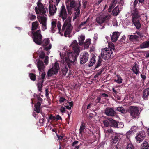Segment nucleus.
<instances>
[{
	"mask_svg": "<svg viewBox=\"0 0 149 149\" xmlns=\"http://www.w3.org/2000/svg\"><path fill=\"white\" fill-rule=\"evenodd\" d=\"M51 32L54 33L57 29L58 32L61 34H63V32L64 36L66 37H69L71 33L73 27L71 24V20L68 19L66 21H65L61 29V22L59 21H57V19H54L51 20Z\"/></svg>",
	"mask_w": 149,
	"mask_h": 149,
	"instance_id": "obj_1",
	"label": "nucleus"
},
{
	"mask_svg": "<svg viewBox=\"0 0 149 149\" xmlns=\"http://www.w3.org/2000/svg\"><path fill=\"white\" fill-rule=\"evenodd\" d=\"M60 55L62 59L61 61L66 63L69 67L75 61L78 56L72 52H67L66 54L65 53L62 54L60 53Z\"/></svg>",
	"mask_w": 149,
	"mask_h": 149,
	"instance_id": "obj_2",
	"label": "nucleus"
},
{
	"mask_svg": "<svg viewBox=\"0 0 149 149\" xmlns=\"http://www.w3.org/2000/svg\"><path fill=\"white\" fill-rule=\"evenodd\" d=\"M111 18V15L107 13H101L96 17L95 24L96 25H101L109 21Z\"/></svg>",
	"mask_w": 149,
	"mask_h": 149,
	"instance_id": "obj_3",
	"label": "nucleus"
},
{
	"mask_svg": "<svg viewBox=\"0 0 149 149\" xmlns=\"http://www.w3.org/2000/svg\"><path fill=\"white\" fill-rule=\"evenodd\" d=\"M132 21L133 24L137 29H139L141 27V25L140 21L138 19L139 15L137 10L135 9L132 13Z\"/></svg>",
	"mask_w": 149,
	"mask_h": 149,
	"instance_id": "obj_4",
	"label": "nucleus"
},
{
	"mask_svg": "<svg viewBox=\"0 0 149 149\" xmlns=\"http://www.w3.org/2000/svg\"><path fill=\"white\" fill-rule=\"evenodd\" d=\"M32 33L33 35L32 38L34 42L38 45H41L42 38L41 31L38 30L35 32L32 31Z\"/></svg>",
	"mask_w": 149,
	"mask_h": 149,
	"instance_id": "obj_5",
	"label": "nucleus"
},
{
	"mask_svg": "<svg viewBox=\"0 0 149 149\" xmlns=\"http://www.w3.org/2000/svg\"><path fill=\"white\" fill-rule=\"evenodd\" d=\"M134 34L129 35L128 36L129 40L134 43L139 41L140 39H141L144 36L143 33L139 31H136Z\"/></svg>",
	"mask_w": 149,
	"mask_h": 149,
	"instance_id": "obj_6",
	"label": "nucleus"
},
{
	"mask_svg": "<svg viewBox=\"0 0 149 149\" xmlns=\"http://www.w3.org/2000/svg\"><path fill=\"white\" fill-rule=\"evenodd\" d=\"M42 0H38L37 3V7L35 8V11L37 14H40L41 15L45 14L46 13L44 6L41 3Z\"/></svg>",
	"mask_w": 149,
	"mask_h": 149,
	"instance_id": "obj_7",
	"label": "nucleus"
},
{
	"mask_svg": "<svg viewBox=\"0 0 149 149\" xmlns=\"http://www.w3.org/2000/svg\"><path fill=\"white\" fill-rule=\"evenodd\" d=\"M112 53V51L111 49L105 48L102 49L101 53L100 55L103 59L108 60L111 57Z\"/></svg>",
	"mask_w": 149,
	"mask_h": 149,
	"instance_id": "obj_8",
	"label": "nucleus"
},
{
	"mask_svg": "<svg viewBox=\"0 0 149 149\" xmlns=\"http://www.w3.org/2000/svg\"><path fill=\"white\" fill-rule=\"evenodd\" d=\"M58 17L61 19H62L63 22H64L65 21H66L68 19H69L71 20V17L68 16L66 10L64 6H62L61 8L60 11L59 13Z\"/></svg>",
	"mask_w": 149,
	"mask_h": 149,
	"instance_id": "obj_9",
	"label": "nucleus"
},
{
	"mask_svg": "<svg viewBox=\"0 0 149 149\" xmlns=\"http://www.w3.org/2000/svg\"><path fill=\"white\" fill-rule=\"evenodd\" d=\"M37 18L40 23L42 24V30L44 31L47 29V16L44 14L38 16Z\"/></svg>",
	"mask_w": 149,
	"mask_h": 149,
	"instance_id": "obj_10",
	"label": "nucleus"
},
{
	"mask_svg": "<svg viewBox=\"0 0 149 149\" xmlns=\"http://www.w3.org/2000/svg\"><path fill=\"white\" fill-rule=\"evenodd\" d=\"M59 69V64L56 62L52 66L47 72L48 76H51L54 74H55L58 73V70Z\"/></svg>",
	"mask_w": 149,
	"mask_h": 149,
	"instance_id": "obj_11",
	"label": "nucleus"
},
{
	"mask_svg": "<svg viewBox=\"0 0 149 149\" xmlns=\"http://www.w3.org/2000/svg\"><path fill=\"white\" fill-rule=\"evenodd\" d=\"M53 0H49V12L50 15L53 16L56 13L57 8L54 4Z\"/></svg>",
	"mask_w": 149,
	"mask_h": 149,
	"instance_id": "obj_12",
	"label": "nucleus"
},
{
	"mask_svg": "<svg viewBox=\"0 0 149 149\" xmlns=\"http://www.w3.org/2000/svg\"><path fill=\"white\" fill-rule=\"evenodd\" d=\"M130 115L132 118L139 117L140 114L139 110L138 108L134 107H131L130 109Z\"/></svg>",
	"mask_w": 149,
	"mask_h": 149,
	"instance_id": "obj_13",
	"label": "nucleus"
},
{
	"mask_svg": "<svg viewBox=\"0 0 149 149\" xmlns=\"http://www.w3.org/2000/svg\"><path fill=\"white\" fill-rule=\"evenodd\" d=\"M42 72V73L40 75L41 78L39 79L37 84L38 89L40 92H42V86L44 79H45L46 74L45 72L44 71Z\"/></svg>",
	"mask_w": 149,
	"mask_h": 149,
	"instance_id": "obj_14",
	"label": "nucleus"
},
{
	"mask_svg": "<svg viewBox=\"0 0 149 149\" xmlns=\"http://www.w3.org/2000/svg\"><path fill=\"white\" fill-rule=\"evenodd\" d=\"M70 46L74 52V53L77 56H78L80 50L77 41L76 40H73Z\"/></svg>",
	"mask_w": 149,
	"mask_h": 149,
	"instance_id": "obj_15",
	"label": "nucleus"
},
{
	"mask_svg": "<svg viewBox=\"0 0 149 149\" xmlns=\"http://www.w3.org/2000/svg\"><path fill=\"white\" fill-rule=\"evenodd\" d=\"M38 101L34 105V111L37 113H39L42 111V107L41 106V103L42 99L40 97H38Z\"/></svg>",
	"mask_w": 149,
	"mask_h": 149,
	"instance_id": "obj_16",
	"label": "nucleus"
},
{
	"mask_svg": "<svg viewBox=\"0 0 149 149\" xmlns=\"http://www.w3.org/2000/svg\"><path fill=\"white\" fill-rule=\"evenodd\" d=\"M80 63L84 64L87 61L89 58V54L86 52L82 53L80 55Z\"/></svg>",
	"mask_w": 149,
	"mask_h": 149,
	"instance_id": "obj_17",
	"label": "nucleus"
},
{
	"mask_svg": "<svg viewBox=\"0 0 149 149\" xmlns=\"http://www.w3.org/2000/svg\"><path fill=\"white\" fill-rule=\"evenodd\" d=\"M50 40L48 38H45L42 41L41 45L43 46H45L44 49L45 50L47 51L51 49V44L49 43Z\"/></svg>",
	"mask_w": 149,
	"mask_h": 149,
	"instance_id": "obj_18",
	"label": "nucleus"
},
{
	"mask_svg": "<svg viewBox=\"0 0 149 149\" xmlns=\"http://www.w3.org/2000/svg\"><path fill=\"white\" fill-rule=\"evenodd\" d=\"M123 135L120 134H117L114 135L112 137L111 142L114 144L117 143L123 137Z\"/></svg>",
	"mask_w": 149,
	"mask_h": 149,
	"instance_id": "obj_19",
	"label": "nucleus"
},
{
	"mask_svg": "<svg viewBox=\"0 0 149 149\" xmlns=\"http://www.w3.org/2000/svg\"><path fill=\"white\" fill-rule=\"evenodd\" d=\"M105 113L107 116H113L115 115L116 112L113 108H107L105 111Z\"/></svg>",
	"mask_w": 149,
	"mask_h": 149,
	"instance_id": "obj_20",
	"label": "nucleus"
},
{
	"mask_svg": "<svg viewBox=\"0 0 149 149\" xmlns=\"http://www.w3.org/2000/svg\"><path fill=\"white\" fill-rule=\"evenodd\" d=\"M131 70L133 71V73L136 75L138 74L140 72L139 65V64L135 62L132 67Z\"/></svg>",
	"mask_w": 149,
	"mask_h": 149,
	"instance_id": "obj_21",
	"label": "nucleus"
},
{
	"mask_svg": "<svg viewBox=\"0 0 149 149\" xmlns=\"http://www.w3.org/2000/svg\"><path fill=\"white\" fill-rule=\"evenodd\" d=\"M39 57L41 59L44 58V63L46 65H47L49 63V57L45 56V53L42 51H41L39 54Z\"/></svg>",
	"mask_w": 149,
	"mask_h": 149,
	"instance_id": "obj_22",
	"label": "nucleus"
},
{
	"mask_svg": "<svg viewBox=\"0 0 149 149\" xmlns=\"http://www.w3.org/2000/svg\"><path fill=\"white\" fill-rule=\"evenodd\" d=\"M145 136V134L144 131L140 132L136 137L137 141L140 143L144 139Z\"/></svg>",
	"mask_w": 149,
	"mask_h": 149,
	"instance_id": "obj_23",
	"label": "nucleus"
},
{
	"mask_svg": "<svg viewBox=\"0 0 149 149\" xmlns=\"http://www.w3.org/2000/svg\"><path fill=\"white\" fill-rule=\"evenodd\" d=\"M37 67L40 72H44L45 66L42 61L40 60L38 61L37 62Z\"/></svg>",
	"mask_w": 149,
	"mask_h": 149,
	"instance_id": "obj_24",
	"label": "nucleus"
},
{
	"mask_svg": "<svg viewBox=\"0 0 149 149\" xmlns=\"http://www.w3.org/2000/svg\"><path fill=\"white\" fill-rule=\"evenodd\" d=\"M122 9V7L121 6H118L116 7L112 11L113 15L114 16H117L119 13Z\"/></svg>",
	"mask_w": 149,
	"mask_h": 149,
	"instance_id": "obj_25",
	"label": "nucleus"
},
{
	"mask_svg": "<svg viewBox=\"0 0 149 149\" xmlns=\"http://www.w3.org/2000/svg\"><path fill=\"white\" fill-rule=\"evenodd\" d=\"M119 35L120 34L118 32H114L111 37L112 41L114 42H115L117 41Z\"/></svg>",
	"mask_w": 149,
	"mask_h": 149,
	"instance_id": "obj_26",
	"label": "nucleus"
},
{
	"mask_svg": "<svg viewBox=\"0 0 149 149\" xmlns=\"http://www.w3.org/2000/svg\"><path fill=\"white\" fill-rule=\"evenodd\" d=\"M149 96V88L144 89L143 93V97L144 99L147 100Z\"/></svg>",
	"mask_w": 149,
	"mask_h": 149,
	"instance_id": "obj_27",
	"label": "nucleus"
},
{
	"mask_svg": "<svg viewBox=\"0 0 149 149\" xmlns=\"http://www.w3.org/2000/svg\"><path fill=\"white\" fill-rule=\"evenodd\" d=\"M79 44L80 46H82L84 44L85 39V36L84 35H80L78 38Z\"/></svg>",
	"mask_w": 149,
	"mask_h": 149,
	"instance_id": "obj_28",
	"label": "nucleus"
},
{
	"mask_svg": "<svg viewBox=\"0 0 149 149\" xmlns=\"http://www.w3.org/2000/svg\"><path fill=\"white\" fill-rule=\"evenodd\" d=\"M109 121L110 125L111 126L117 128V127L118 123L116 121L111 118H109Z\"/></svg>",
	"mask_w": 149,
	"mask_h": 149,
	"instance_id": "obj_29",
	"label": "nucleus"
},
{
	"mask_svg": "<svg viewBox=\"0 0 149 149\" xmlns=\"http://www.w3.org/2000/svg\"><path fill=\"white\" fill-rule=\"evenodd\" d=\"M74 16L73 18V20L74 21L77 18L79 17L80 14V10L79 7L75 8Z\"/></svg>",
	"mask_w": 149,
	"mask_h": 149,
	"instance_id": "obj_30",
	"label": "nucleus"
},
{
	"mask_svg": "<svg viewBox=\"0 0 149 149\" xmlns=\"http://www.w3.org/2000/svg\"><path fill=\"white\" fill-rule=\"evenodd\" d=\"M39 24L38 22L35 21L33 22L32 24V30H34L38 29L39 28Z\"/></svg>",
	"mask_w": 149,
	"mask_h": 149,
	"instance_id": "obj_31",
	"label": "nucleus"
},
{
	"mask_svg": "<svg viewBox=\"0 0 149 149\" xmlns=\"http://www.w3.org/2000/svg\"><path fill=\"white\" fill-rule=\"evenodd\" d=\"M91 40L90 39H86L84 44V48L88 49L89 47V45L91 44Z\"/></svg>",
	"mask_w": 149,
	"mask_h": 149,
	"instance_id": "obj_32",
	"label": "nucleus"
},
{
	"mask_svg": "<svg viewBox=\"0 0 149 149\" xmlns=\"http://www.w3.org/2000/svg\"><path fill=\"white\" fill-rule=\"evenodd\" d=\"M149 46V41H146L142 43L140 45L141 48H146Z\"/></svg>",
	"mask_w": 149,
	"mask_h": 149,
	"instance_id": "obj_33",
	"label": "nucleus"
},
{
	"mask_svg": "<svg viewBox=\"0 0 149 149\" xmlns=\"http://www.w3.org/2000/svg\"><path fill=\"white\" fill-rule=\"evenodd\" d=\"M89 19V18H88L86 21L81 22L79 25L78 28H79V29L81 28L83 29V28H82V27H84V26H86Z\"/></svg>",
	"mask_w": 149,
	"mask_h": 149,
	"instance_id": "obj_34",
	"label": "nucleus"
},
{
	"mask_svg": "<svg viewBox=\"0 0 149 149\" xmlns=\"http://www.w3.org/2000/svg\"><path fill=\"white\" fill-rule=\"evenodd\" d=\"M142 149H148L149 147L148 143L147 142H144L141 146Z\"/></svg>",
	"mask_w": 149,
	"mask_h": 149,
	"instance_id": "obj_35",
	"label": "nucleus"
},
{
	"mask_svg": "<svg viewBox=\"0 0 149 149\" xmlns=\"http://www.w3.org/2000/svg\"><path fill=\"white\" fill-rule=\"evenodd\" d=\"M86 126L85 123H82L81 124L80 129L79 133L81 134L84 132V130Z\"/></svg>",
	"mask_w": 149,
	"mask_h": 149,
	"instance_id": "obj_36",
	"label": "nucleus"
},
{
	"mask_svg": "<svg viewBox=\"0 0 149 149\" xmlns=\"http://www.w3.org/2000/svg\"><path fill=\"white\" fill-rule=\"evenodd\" d=\"M117 110L123 113H126L127 111L126 110L124 109L122 107H117Z\"/></svg>",
	"mask_w": 149,
	"mask_h": 149,
	"instance_id": "obj_37",
	"label": "nucleus"
},
{
	"mask_svg": "<svg viewBox=\"0 0 149 149\" xmlns=\"http://www.w3.org/2000/svg\"><path fill=\"white\" fill-rule=\"evenodd\" d=\"M117 79L115 80L114 81L117 83L118 84L121 83L122 82V79L121 77L119 75H117Z\"/></svg>",
	"mask_w": 149,
	"mask_h": 149,
	"instance_id": "obj_38",
	"label": "nucleus"
},
{
	"mask_svg": "<svg viewBox=\"0 0 149 149\" xmlns=\"http://www.w3.org/2000/svg\"><path fill=\"white\" fill-rule=\"evenodd\" d=\"M29 76L31 79L32 81H34L36 79V75L35 74L30 73L29 74Z\"/></svg>",
	"mask_w": 149,
	"mask_h": 149,
	"instance_id": "obj_39",
	"label": "nucleus"
},
{
	"mask_svg": "<svg viewBox=\"0 0 149 149\" xmlns=\"http://www.w3.org/2000/svg\"><path fill=\"white\" fill-rule=\"evenodd\" d=\"M70 7L72 8H74L76 6H77V4L74 1H72L70 2ZM79 6H80V5L79 4L78 7L79 8ZM77 8V7L76 8Z\"/></svg>",
	"mask_w": 149,
	"mask_h": 149,
	"instance_id": "obj_40",
	"label": "nucleus"
},
{
	"mask_svg": "<svg viewBox=\"0 0 149 149\" xmlns=\"http://www.w3.org/2000/svg\"><path fill=\"white\" fill-rule=\"evenodd\" d=\"M95 58L94 57H92L88 65L89 67H91L93 66V64L95 63Z\"/></svg>",
	"mask_w": 149,
	"mask_h": 149,
	"instance_id": "obj_41",
	"label": "nucleus"
},
{
	"mask_svg": "<svg viewBox=\"0 0 149 149\" xmlns=\"http://www.w3.org/2000/svg\"><path fill=\"white\" fill-rule=\"evenodd\" d=\"M127 149H134V147L130 141L127 143Z\"/></svg>",
	"mask_w": 149,
	"mask_h": 149,
	"instance_id": "obj_42",
	"label": "nucleus"
},
{
	"mask_svg": "<svg viewBox=\"0 0 149 149\" xmlns=\"http://www.w3.org/2000/svg\"><path fill=\"white\" fill-rule=\"evenodd\" d=\"M116 0H113L111 1L109 6H110V8H113L116 6Z\"/></svg>",
	"mask_w": 149,
	"mask_h": 149,
	"instance_id": "obj_43",
	"label": "nucleus"
},
{
	"mask_svg": "<svg viewBox=\"0 0 149 149\" xmlns=\"http://www.w3.org/2000/svg\"><path fill=\"white\" fill-rule=\"evenodd\" d=\"M100 55L99 56V58L98 61V62L97 63V64L96 65V66L95 67V68L98 67L99 66H100V65H101V62L102 61V59L100 58Z\"/></svg>",
	"mask_w": 149,
	"mask_h": 149,
	"instance_id": "obj_44",
	"label": "nucleus"
},
{
	"mask_svg": "<svg viewBox=\"0 0 149 149\" xmlns=\"http://www.w3.org/2000/svg\"><path fill=\"white\" fill-rule=\"evenodd\" d=\"M109 48L111 49V50H114V45L113 43L109 42Z\"/></svg>",
	"mask_w": 149,
	"mask_h": 149,
	"instance_id": "obj_45",
	"label": "nucleus"
},
{
	"mask_svg": "<svg viewBox=\"0 0 149 149\" xmlns=\"http://www.w3.org/2000/svg\"><path fill=\"white\" fill-rule=\"evenodd\" d=\"M132 132H133L132 130H130V131H129L127 132L126 134V136L127 138L128 139H129V138L130 137V135Z\"/></svg>",
	"mask_w": 149,
	"mask_h": 149,
	"instance_id": "obj_46",
	"label": "nucleus"
},
{
	"mask_svg": "<svg viewBox=\"0 0 149 149\" xmlns=\"http://www.w3.org/2000/svg\"><path fill=\"white\" fill-rule=\"evenodd\" d=\"M61 70L63 74L66 75L68 71V68H66V66H65L64 68L61 69Z\"/></svg>",
	"mask_w": 149,
	"mask_h": 149,
	"instance_id": "obj_47",
	"label": "nucleus"
},
{
	"mask_svg": "<svg viewBox=\"0 0 149 149\" xmlns=\"http://www.w3.org/2000/svg\"><path fill=\"white\" fill-rule=\"evenodd\" d=\"M104 125L105 127H108L110 124L109 122L107 120H104L103 121Z\"/></svg>",
	"mask_w": 149,
	"mask_h": 149,
	"instance_id": "obj_48",
	"label": "nucleus"
},
{
	"mask_svg": "<svg viewBox=\"0 0 149 149\" xmlns=\"http://www.w3.org/2000/svg\"><path fill=\"white\" fill-rule=\"evenodd\" d=\"M124 127L123 123L122 122H120L117 124V128H123Z\"/></svg>",
	"mask_w": 149,
	"mask_h": 149,
	"instance_id": "obj_49",
	"label": "nucleus"
},
{
	"mask_svg": "<svg viewBox=\"0 0 149 149\" xmlns=\"http://www.w3.org/2000/svg\"><path fill=\"white\" fill-rule=\"evenodd\" d=\"M138 127L136 126H134L132 127L130 130H132L133 132V131L135 132L138 129Z\"/></svg>",
	"mask_w": 149,
	"mask_h": 149,
	"instance_id": "obj_50",
	"label": "nucleus"
},
{
	"mask_svg": "<svg viewBox=\"0 0 149 149\" xmlns=\"http://www.w3.org/2000/svg\"><path fill=\"white\" fill-rule=\"evenodd\" d=\"M38 113L36 112H33V115L35 118H38Z\"/></svg>",
	"mask_w": 149,
	"mask_h": 149,
	"instance_id": "obj_51",
	"label": "nucleus"
},
{
	"mask_svg": "<svg viewBox=\"0 0 149 149\" xmlns=\"http://www.w3.org/2000/svg\"><path fill=\"white\" fill-rule=\"evenodd\" d=\"M29 19L31 20H34L36 19V16L35 15H31L29 17Z\"/></svg>",
	"mask_w": 149,
	"mask_h": 149,
	"instance_id": "obj_52",
	"label": "nucleus"
},
{
	"mask_svg": "<svg viewBox=\"0 0 149 149\" xmlns=\"http://www.w3.org/2000/svg\"><path fill=\"white\" fill-rule=\"evenodd\" d=\"M45 120L44 118L40 119L39 120V122L42 125H43L45 122Z\"/></svg>",
	"mask_w": 149,
	"mask_h": 149,
	"instance_id": "obj_53",
	"label": "nucleus"
},
{
	"mask_svg": "<svg viewBox=\"0 0 149 149\" xmlns=\"http://www.w3.org/2000/svg\"><path fill=\"white\" fill-rule=\"evenodd\" d=\"M65 108L63 107H61L60 109V111L62 113H64L65 111Z\"/></svg>",
	"mask_w": 149,
	"mask_h": 149,
	"instance_id": "obj_54",
	"label": "nucleus"
},
{
	"mask_svg": "<svg viewBox=\"0 0 149 149\" xmlns=\"http://www.w3.org/2000/svg\"><path fill=\"white\" fill-rule=\"evenodd\" d=\"M53 1L54 4H55L57 5L59 3L60 0H53Z\"/></svg>",
	"mask_w": 149,
	"mask_h": 149,
	"instance_id": "obj_55",
	"label": "nucleus"
},
{
	"mask_svg": "<svg viewBox=\"0 0 149 149\" xmlns=\"http://www.w3.org/2000/svg\"><path fill=\"white\" fill-rule=\"evenodd\" d=\"M65 98L63 97H61L59 100V101L60 102L62 103L64 102V101L65 100Z\"/></svg>",
	"mask_w": 149,
	"mask_h": 149,
	"instance_id": "obj_56",
	"label": "nucleus"
},
{
	"mask_svg": "<svg viewBox=\"0 0 149 149\" xmlns=\"http://www.w3.org/2000/svg\"><path fill=\"white\" fill-rule=\"evenodd\" d=\"M78 143V141H74L72 143V145L73 146H75V145L77 144Z\"/></svg>",
	"mask_w": 149,
	"mask_h": 149,
	"instance_id": "obj_57",
	"label": "nucleus"
},
{
	"mask_svg": "<svg viewBox=\"0 0 149 149\" xmlns=\"http://www.w3.org/2000/svg\"><path fill=\"white\" fill-rule=\"evenodd\" d=\"M49 119L54 120L55 118L54 116H52V115H51L49 116Z\"/></svg>",
	"mask_w": 149,
	"mask_h": 149,
	"instance_id": "obj_58",
	"label": "nucleus"
},
{
	"mask_svg": "<svg viewBox=\"0 0 149 149\" xmlns=\"http://www.w3.org/2000/svg\"><path fill=\"white\" fill-rule=\"evenodd\" d=\"M113 91L114 92V96L116 95L117 94V91L114 89V88H112Z\"/></svg>",
	"mask_w": 149,
	"mask_h": 149,
	"instance_id": "obj_59",
	"label": "nucleus"
},
{
	"mask_svg": "<svg viewBox=\"0 0 149 149\" xmlns=\"http://www.w3.org/2000/svg\"><path fill=\"white\" fill-rule=\"evenodd\" d=\"M138 1V0H135V1L134 3V7H135L136 5L137 4Z\"/></svg>",
	"mask_w": 149,
	"mask_h": 149,
	"instance_id": "obj_60",
	"label": "nucleus"
},
{
	"mask_svg": "<svg viewBox=\"0 0 149 149\" xmlns=\"http://www.w3.org/2000/svg\"><path fill=\"white\" fill-rule=\"evenodd\" d=\"M49 93H48V89H45V95L47 97L49 95Z\"/></svg>",
	"mask_w": 149,
	"mask_h": 149,
	"instance_id": "obj_61",
	"label": "nucleus"
},
{
	"mask_svg": "<svg viewBox=\"0 0 149 149\" xmlns=\"http://www.w3.org/2000/svg\"><path fill=\"white\" fill-rule=\"evenodd\" d=\"M126 39V37L124 36H123L122 38H121V40L122 41H125V39Z\"/></svg>",
	"mask_w": 149,
	"mask_h": 149,
	"instance_id": "obj_62",
	"label": "nucleus"
},
{
	"mask_svg": "<svg viewBox=\"0 0 149 149\" xmlns=\"http://www.w3.org/2000/svg\"><path fill=\"white\" fill-rule=\"evenodd\" d=\"M55 118H56L57 120H58L61 119V117L59 115H57L56 116V117Z\"/></svg>",
	"mask_w": 149,
	"mask_h": 149,
	"instance_id": "obj_63",
	"label": "nucleus"
},
{
	"mask_svg": "<svg viewBox=\"0 0 149 149\" xmlns=\"http://www.w3.org/2000/svg\"><path fill=\"white\" fill-rule=\"evenodd\" d=\"M102 95L103 97H107L108 96V95L107 94H106L104 93H103L102 94Z\"/></svg>",
	"mask_w": 149,
	"mask_h": 149,
	"instance_id": "obj_64",
	"label": "nucleus"
}]
</instances>
